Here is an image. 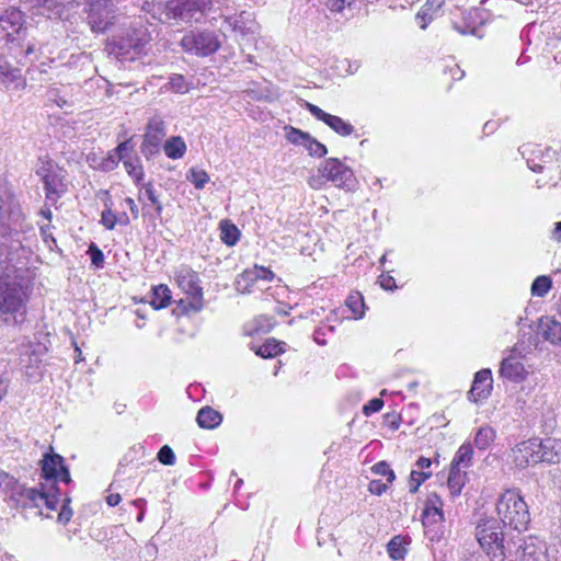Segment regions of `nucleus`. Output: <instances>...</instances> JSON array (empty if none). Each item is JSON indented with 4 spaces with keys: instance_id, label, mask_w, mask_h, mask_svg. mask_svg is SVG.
<instances>
[{
    "instance_id": "1",
    "label": "nucleus",
    "mask_w": 561,
    "mask_h": 561,
    "mask_svg": "<svg viewBox=\"0 0 561 561\" xmlns=\"http://www.w3.org/2000/svg\"><path fill=\"white\" fill-rule=\"evenodd\" d=\"M20 251L19 241H0V317L9 325L23 323L26 316L28 279L27 270L18 266Z\"/></svg>"
},
{
    "instance_id": "2",
    "label": "nucleus",
    "mask_w": 561,
    "mask_h": 561,
    "mask_svg": "<svg viewBox=\"0 0 561 561\" xmlns=\"http://www.w3.org/2000/svg\"><path fill=\"white\" fill-rule=\"evenodd\" d=\"M22 11L12 7L0 11V45L19 57V51L27 57L34 53V45L26 42L27 28L24 26Z\"/></svg>"
},
{
    "instance_id": "3",
    "label": "nucleus",
    "mask_w": 561,
    "mask_h": 561,
    "mask_svg": "<svg viewBox=\"0 0 561 561\" xmlns=\"http://www.w3.org/2000/svg\"><path fill=\"white\" fill-rule=\"evenodd\" d=\"M503 528L496 519L482 520L476 527V538L491 561H504L516 546V541L505 540Z\"/></svg>"
},
{
    "instance_id": "4",
    "label": "nucleus",
    "mask_w": 561,
    "mask_h": 561,
    "mask_svg": "<svg viewBox=\"0 0 561 561\" xmlns=\"http://www.w3.org/2000/svg\"><path fill=\"white\" fill-rule=\"evenodd\" d=\"M209 4V0H170L164 4H152V8L154 13L159 12L158 19L162 23L171 21L198 23L204 18Z\"/></svg>"
},
{
    "instance_id": "5",
    "label": "nucleus",
    "mask_w": 561,
    "mask_h": 561,
    "mask_svg": "<svg viewBox=\"0 0 561 561\" xmlns=\"http://www.w3.org/2000/svg\"><path fill=\"white\" fill-rule=\"evenodd\" d=\"M151 41V34L141 21H134L111 44V54L122 60H134Z\"/></svg>"
},
{
    "instance_id": "6",
    "label": "nucleus",
    "mask_w": 561,
    "mask_h": 561,
    "mask_svg": "<svg viewBox=\"0 0 561 561\" xmlns=\"http://www.w3.org/2000/svg\"><path fill=\"white\" fill-rule=\"evenodd\" d=\"M496 512L504 526L513 529H526L530 520L528 506L519 493H501L496 502Z\"/></svg>"
},
{
    "instance_id": "7",
    "label": "nucleus",
    "mask_w": 561,
    "mask_h": 561,
    "mask_svg": "<svg viewBox=\"0 0 561 561\" xmlns=\"http://www.w3.org/2000/svg\"><path fill=\"white\" fill-rule=\"evenodd\" d=\"M25 493H11L9 497L10 502L18 503ZM32 501L36 502V506L41 507L39 513L45 515L47 518H51V511L57 512V520L66 524L72 516V510L69 507L70 499L67 496L68 493H26Z\"/></svg>"
},
{
    "instance_id": "8",
    "label": "nucleus",
    "mask_w": 561,
    "mask_h": 561,
    "mask_svg": "<svg viewBox=\"0 0 561 561\" xmlns=\"http://www.w3.org/2000/svg\"><path fill=\"white\" fill-rule=\"evenodd\" d=\"M84 12L91 30L104 33L115 24L118 18V8L113 0H84Z\"/></svg>"
},
{
    "instance_id": "9",
    "label": "nucleus",
    "mask_w": 561,
    "mask_h": 561,
    "mask_svg": "<svg viewBox=\"0 0 561 561\" xmlns=\"http://www.w3.org/2000/svg\"><path fill=\"white\" fill-rule=\"evenodd\" d=\"M180 45L188 54L206 57L215 54L220 48L221 42L215 32L204 30L185 34Z\"/></svg>"
},
{
    "instance_id": "10",
    "label": "nucleus",
    "mask_w": 561,
    "mask_h": 561,
    "mask_svg": "<svg viewBox=\"0 0 561 561\" xmlns=\"http://www.w3.org/2000/svg\"><path fill=\"white\" fill-rule=\"evenodd\" d=\"M319 174L335 186L352 190L355 184L353 171L336 158L324 160L318 168Z\"/></svg>"
},
{
    "instance_id": "11",
    "label": "nucleus",
    "mask_w": 561,
    "mask_h": 561,
    "mask_svg": "<svg viewBox=\"0 0 561 561\" xmlns=\"http://www.w3.org/2000/svg\"><path fill=\"white\" fill-rule=\"evenodd\" d=\"M36 173L43 180L46 198L56 202L66 191L61 169L51 161H47L37 169Z\"/></svg>"
},
{
    "instance_id": "12",
    "label": "nucleus",
    "mask_w": 561,
    "mask_h": 561,
    "mask_svg": "<svg viewBox=\"0 0 561 561\" xmlns=\"http://www.w3.org/2000/svg\"><path fill=\"white\" fill-rule=\"evenodd\" d=\"M42 477L54 483L62 482L68 485L71 482L68 468L64 458L58 454H46L41 461Z\"/></svg>"
},
{
    "instance_id": "13",
    "label": "nucleus",
    "mask_w": 561,
    "mask_h": 561,
    "mask_svg": "<svg viewBox=\"0 0 561 561\" xmlns=\"http://www.w3.org/2000/svg\"><path fill=\"white\" fill-rule=\"evenodd\" d=\"M512 461L518 468L541 462L539 455V439L533 438L517 444L512 449Z\"/></svg>"
},
{
    "instance_id": "14",
    "label": "nucleus",
    "mask_w": 561,
    "mask_h": 561,
    "mask_svg": "<svg viewBox=\"0 0 561 561\" xmlns=\"http://www.w3.org/2000/svg\"><path fill=\"white\" fill-rule=\"evenodd\" d=\"M513 548H516V553L520 551L522 561H549L546 543L536 537L518 539Z\"/></svg>"
},
{
    "instance_id": "15",
    "label": "nucleus",
    "mask_w": 561,
    "mask_h": 561,
    "mask_svg": "<svg viewBox=\"0 0 561 561\" xmlns=\"http://www.w3.org/2000/svg\"><path fill=\"white\" fill-rule=\"evenodd\" d=\"M284 130L285 137L289 142L294 145L304 146L311 156L323 157L324 154H327V147L323 144L319 142L313 137H311L308 133H305L291 126H286Z\"/></svg>"
},
{
    "instance_id": "16",
    "label": "nucleus",
    "mask_w": 561,
    "mask_h": 561,
    "mask_svg": "<svg viewBox=\"0 0 561 561\" xmlns=\"http://www.w3.org/2000/svg\"><path fill=\"white\" fill-rule=\"evenodd\" d=\"M222 32L231 30L236 34H240L242 36L255 32L256 24L254 22L252 13L248 11H241L239 14L222 15Z\"/></svg>"
},
{
    "instance_id": "17",
    "label": "nucleus",
    "mask_w": 561,
    "mask_h": 561,
    "mask_svg": "<svg viewBox=\"0 0 561 561\" xmlns=\"http://www.w3.org/2000/svg\"><path fill=\"white\" fill-rule=\"evenodd\" d=\"M305 106L317 119L325 123L336 134L341 136H348L354 131V127L341 117L331 115L319 106L309 102H306Z\"/></svg>"
},
{
    "instance_id": "18",
    "label": "nucleus",
    "mask_w": 561,
    "mask_h": 561,
    "mask_svg": "<svg viewBox=\"0 0 561 561\" xmlns=\"http://www.w3.org/2000/svg\"><path fill=\"white\" fill-rule=\"evenodd\" d=\"M274 273L268 268L255 265L253 268L245 270L243 273L238 275L236 279V288L238 291L245 294L251 291V287L257 280H272Z\"/></svg>"
},
{
    "instance_id": "19",
    "label": "nucleus",
    "mask_w": 561,
    "mask_h": 561,
    "mask_svg": "<svg viewBox=\"0 0 561 561\" xmlns=\"http://www.w3.org/2000/svg\"><path fill=\"white\" fill-rule=\"evenodd\" d=\"M499 374L501 378L515 383L524 381L527 377L524 364L514 355L502 359Z\"/></svg>"
},
{
    "instance_id": "20",
    "label": "nucleus",
    "mask_w": 561,
    "mask_h": 561,
    "mask_svg": "<svg viewBox=\"0 0 561 561\" xmlns=\"http://www.w3.org/2000/svg\"><path fill=\"white\" fill-rule=\"evenodd\" d=\"M492 385L493 378L491 370L488 368L479 370L474 376L469 397L474 402L486 399L491 394Z\"/></svg>"
},
{
    "instance_id": "21",
    "label": "nucleus",
    "mask_w": 561,
    "mask_h": 561,
    "mask_svg": "<svg viewBox=\"0 0 561 561\" xmlns=\"http://www.w3.org/2000/svg\"><path fill=\"white\" fill-rule=\"evenodd\" d=\"M22 220L21 208L18 203L14 202L11 195L7 196L4 199L2 196L0 197V224L2 226H7L11 228L13 225L14 228Z\"/></svg>"
},
{
    "instance_id": "22",
    "label": "nucleus",
    "mask_w": 561,
    "mask_h": 561,
    "mask_svg": "<svg viewBox=\"0 0 561 561\" xmlns=\"http://www.w3.org/2000/svg\"><path fill=\"white\" fill-rule=\"evenodd\" d=\"M539 455L543 462H561V439L552 437L539 439Z\"/></svg>"
},
{
    "instance_id": "23",
    "label": "nucleus",
    "mask_w": 561,
    "mask_h": 561,
    "mask_svg": "<svg viewBox=\"0 0 561 561\" xmlns=\"http://www.w3.org/2000/svg\"><path fill=\"white\" fill-rule=\"evenodd\" d=\"M442 501L437 496L436 493H434L433 499L427 501L423 514H422V522L424 527H431L436 524H440L444 520V513L442 510Z\"/></svg>"
},
{
    "instance_id": "24",
    "label": "nucleus",
    "mask_w": 561,
    "mask_h": 561,
    "mask_svg": "<svg viewBox=\"0 0 561 561\" xmlns=\"http://www.w3.org/2000/svg\"><path fill=\"white\" fill-rule=\"evenodd\" d=\"M444 3L445 0H426L415 16L416 23L422 30H425L435 19Z\"/></svg>"
},
{
    "instance_id": "25",
    "label": "nucleus",
    "mask_w": 561,
    "mask_h": 561,
    "mask_svg": "<svg viewBox=\"0 0 561 561\" xmlns=\"http://www.w3.org/2000/svg\"><path fill=\"white\" fill-rule=\"evenodd\" d=\"M540 329L546 341L556 345H561V322L554 318H541Z\"/></svg>"
},
{
    "instance_id": "26",
    "label": "nucleus",
    "mask_w": 561,
    "mask_h": 561,
    "mask_svg": "<svg viewBox=\"0 0 561 561\" xmlns=\"http://www.w3.org/2000/svg\"><path fill=\"white\" fill-rule=\"evenodd\" d=\"M198 276L188 267H183L178 274L179 285L187 293L202 297V288L197 285Z\"/></svg>"
},
{
    "instance_id": "27",
    "label": "nucleus",
    "mask_w": 561,
    "mask_h": 561,
    "mask_svg": "<svg viewBox=\"0 0 561 561\" xmlns=\"http://www.w3.org/2000/svg\"><path fill=\"white\" fill-rule=\"evenodd\" d=\"M31 2L41 15L59 18L62 13L65 0H31Z\"/></svg>"
},
{
    "instance_id": "28",
    "label": "nucleus",
    "mask_w": 561,
    "mask_h": 561,
    "mask_svg": "<svg viewBox=\"0 0 561 561\" xmlns=\"http://www.w3.org/2000/svg\"><path fill=\"white\" fill-rule=\"evenodd\" d=\"M165 123L160 116H153L149 119L144 139L153 144H161L165 137Z\"/></svg>"
},
{
    "instance_id": "29",
    "label": "nucleus",
    "mask_w": 561,
    "mask_h": 561,
    "mask_svg": "<svg viewBox=\"0 0 561 561\" xmlns=\"http://www.w3.org/2000/svg\"><path fill=\"white\" fill-rule=\"evenodd\" d=\"M196 421L202 428H215L221 423L222 416L213 408L204 407L198 411Z\"/></svg>"
},
{
    "instance_id": "30",
    "label": "nucleus",
    "mask_w": 561,
    "mask_h": 561,
    "mask_svg": "<svg viewBox=\"0 0 561 561\" xmlns=\"http://www.w3.org/2000/svg\"><path fill=\"white\" fill-rule=\"evenodd\" d=\"M409 543L410 541L405 537L394 536L387 545L389 557L394 561L404 559Z\"/></svg>"
},
{
    "instance_id": "31",
    "label": "nucleus",
    "mask_w": 561,
    "mask_h": 561,
    "mask_svg": "<svg viewBox=\"0 0 561 561\" xmlns=\"http://www.w3.org/2000/svg\"><path fill=\"white\" fill-rule=\"evenodd\" d=\"M473 448L471 444H462L455 454L450 467L467 469L472 465Z\"/></svg>"
},
{
    "instance_id": "32",
    "label": "nucleus",
    "mask_w": 561,
    "mask_h": 561,
    "mask_svg": "<svg viewBox=\"0 0 561 561\" xmlns=\"http://www.w3.org/2000/svg\"><path fill=\"white\" fill-rule=\"evenodd\" d=\"M171 301V291L165 285H159L151 290L150 305L154 309H162L169 306Z\"/></svg>"
},
{
    "instance_id": "33",
    "label": "nucleus",
    "mask_w": 561,
    "mask_h": 561,
    "mask_svg": "<svg viewBox=\"0 0 561 561\" xmlns=\"http://www.w3.org/2000/svg\"><path fill=\"white\" fill-rule=\"evenodd\" d=\"M164 152L170 159H180L186 151V145L184 140L176 136L168 139L163 146Z\"/></svg>"
},
{
    "instance_id": "34",
    "label": "nucleus",
    "mask_w": 561,
    "mask_h": 561,
    "mask_svg": "<svg viewBox=\"0 0 561 561\" xmlns=\"http://www.w3.org/2000/svg\"><path fill=\"white\" fill-rule=\"evenodd\" d=\"M124 168L128 175L138 184L144 179V169L137 156L123 160Z\"/></svg>"
},
{
    "instance_id": "35",
    "label": "nucleus",
    "mask_w": 561,
    "mask_h": 561,
    "mask_svg": "<svg viewBox=\"0 0 561 561\" xmlns=\"http://www.w3.org/2000/svg\"><path fill=\"white\" fill-rule=\"evenodd\" d=\"M495 430L491 426H482L476 434L474 444L479 449H486L495 439Z\"/></svg>"
},
{
    "instance_id": "36",
    "label": "nucleus",
    "mask_w": 561,
    "mask_h": 561,
    "mask_svg": "<svg viewBox=\"0 0 561 561\" xmlns=\"http://www.w3.org/2000/svg\"><path fill=\"white\" fill-rule=\"evenodd\" d=\"M467 473L465 469L450 467L447 480L448 488L455 491H460L465 486Z\"/></svg>"
},
{
    "instance_id": "37",
    "label": "nucleus",
    "mask_w": 561,
    "mask_h": 561,
    "mask_svg": "<svg viewBox=\"0 0 561 561\" xmlns=\"http://www.w3.org/2000/svg\"><path fill=\"white\" fill-rule=\"evenodd\" d=\"M220 230H221V240L227 245H234L238 240L240 232L238 228L228 221H222L220 224Z\"/></svg>"
},
{
    "instance_id": "38",
    "label": "nucleus",
    "mask_w": 561,
    "mask_h": 561,
    "mask_svg": "<svg viewBox=\"0 0 561 561\" xmlns=\"http://www.w3.org/2000/svg\"><path fill=\"white\" fill-rule=\"evenodd\" d=\"M551 286L552 280L549 276H538L531 284V295L537 297H545L550 290Z\"/></svg>"
},
{
    "instance_id": "39",
    "label": "nucleus",
    "mask_w": 561,
    "mask_h": 561,
    "mask_svg": "<svg viewBox=\"0 0 561 561\" xmlns=\"http://www.w3.org/2000/svg\"><path fill=\"white\" fill-rule=\"evenodd\" d=\"M280 343L274 339L267 340L264 344L255 350L256 355L263 358H271L282 352Z\"/></svg>"
},
{
    "instance_id": "40",
    "label": "nucleus",
    "mask_w": 561,
    "mask_h": 561,
    "mask_svg": "<svg viewBox=\"0 0 561 561\" xmlns=\"http://www.w3.org/2000/svg\"><path fill=\"white\" fill-rule=\"evenodd\" d=\"M48 100L56 103L60 108H67L73 105V100L68 98L67 93H64L59 88H53L48 91Z\"/></svg>"
},
{
    "instance_id": "41",
    "label": "nucleus",
    "mask_w": 561,
    "mask_h": 561,
    "mask_svg": "<svg viewBox=\"0 0 561 561\" xmlns=\"http://www.w3.org/2000/svg\"><path fill=\"white\" fill-rule=\"evenodd\" d=\"M346 306L352 311L354 318L359 319L364 316V301L359 293L351 294L346 299Z\"/></svg>"
},
{
    "instance_id": "42",
    "label": "nucleus",
    "mask_w": 561,
    "mask_h": 561,
    "mask_svg": "<svg viewBox=\"0 0 561 561\" xmlns=\"http://www.w3.org/2000/svg\"><path fill=\"white\" fill-rule=\"evenodd\" d=\"M432 476V471H421L417 468L412 469L409 480V491H417L421 484Z\"/></svg>"
},
{
    "instance_id": "43",
    "label": "nucleus",
    "mask_w": 561,
    "mask_h": 561,
    "mask_svg": "<svg viewBox=\"0 0 561 561\" xmlns=\"http://www.w3.org/2000/svg\"><path fill=\"white\" fill-rule=\"evenodd\" d=\"M187 180L194 184L197 190L204 188L206 183L209 181L208 174L204 170L191 169Z\"/></svg>"
},
{
    "instance_id": "44",
    "label": "nucleus",
    "mask_w": 561,
    "mask_h": 561,
    "mask_svg": "<svg viewBox=\"0 0 561 561\" xmlns=\"http://www.w3.org/2000/svg\"><path fill=\"white\" fill-rule=\"evenodd\" d=\"M144 194L150 204L154 207L157 215L160 216L163 207L158 195L156 194L152 183H147L145 185Z\"/></svg>"
},
{
    "instance_id": "45",
    "label": "nucleus",
    "mask_w": 561,
    "mask_h": 561,
    "mask_svg": "<svg viewBox=\"0 0 561 561\" xmlns=\"http://www.w3.org/2000/svg\"><path fill=\"white\" fill-rule=\"evenodd\" d=\"M356 0H327V8L333 13H342L345 9H352Z\"/></svg>"
},
{
    "instance_id": "46",
    "label": "nucleus",
    "mask_w": 561,
    "mask_h": 561,
    "mask_svg": "<svg viewBox=\"0 0 561 561\" xmlns=\"http://www.w3.org/2000/svg\"><path fill=\"white\" fill-rule=\"evenodd\" d=\"M170 89L175 93H186L188 85L182 75H173L169 81Z\"/></svg>"
},
{
    "instance_id": "47",
    "label": "nucleus",
    "mask_w": 561,
    "mask_h": 561,
    "mask_svg": "<svg viewBox=\"0 0 561 561\" xmlns=\"http://www.w3.org/2000/svg\"><path fill=\"white\" fill-rule=\"evenodd\" d=\"M118 222L117 215L111 209L106 208L101 214V224L107 229L113 230Z\"/></svg>"
},
{
    "instance_id": "48",
    "label": "nucleus",
    "mask_w": 561,
    "mask_h": 561,
    "mask_svg": "<svg viewBox=\"0 0 561 561\" xmlns=\"http://www.w3.org/2000/svg\"><path fill=\"white\" fill-rule=\"evenodd\" d=\"M18 480L7 472L0 470V490L1 491H13L18 488Z\"/></svg>"
},
{
    "instance_id": "49",
    "label": "nucleus",
    "mask_w": 561,
    "mask_h": 561,
    "mask_svg": "<svg viewBox=\"0 0 561 561\" xmlns=\"http://www.w3.org/2000/svg\"><path fill=\"white\" fill-rule=\"evenodd\" d=\"M158 460L165 466H171L175 461V455L171 447L164 445L158 453Z\"/></svg>"
},
{
    "instance_id": "50",
    "label": "nucleus",
    "mask_w": 561,
    "mask_h": 561,
    "mask_svg": "<svg viewBox=\"0 0 561 561\" xmlns=\"http://www.w3.org/2000/svg\"><path fill=\"white\" fill-rule=\"evenodd\" d=\"M376 474H380L387 478V482L391 483L394 480V472L390 469L389 465L385 461H380L373 467Z\"/></svg>"
},
{
    "instance_id": "51",
    "label": "nucleus",
    "mask_w": 561,
    "mask_h": 561,
    "mask_svg": "<svg viewBox=\"0 0 561 561\" xmlns=\"http://www.w3.org/2000/svg\"><path fill=\"white\" fill-rule=\"evenodd\" d=\"M16 70L12 69L10 64L0 55V80L14 79Z\"/></svg>"
},
{
    "instance_id": "52",
    "label": "nucleus",
    "mask_w": 561,
    "mask_h": 561,
    "mask_svg": "<svg viewBox=\"0 0 561 561\" xmlns=\"http://www.w3.org/2000/svg\"><path fill=\"white\" fill-rule=\"evenodd\" d=\"M159 144H153L152 141H147V139H144L140 146V151L147 159H150L152 156L159 152Z\"/></svg>"
},
{
    "instance_id": "53",
    "label": "nucleus",
    "mask_w": 561,
    "mask_h": 561,
    "mask_svg": "<svg viewBox=\"0 0 561 561\" xmlns=\"http://www.w3.org/2000/svg\"><path fill=\"white\" fill-rule=\"evenodd\" d=\"M382 407H383V401L381 399L374 398L366 405H364L363 412L365 415L368 416L375 412L380 411L382 409Z\"/></svg>"
},
{
    "instance_id": "54",
    "label": "nucleus",
    "mask_w": 561,
    "mask_h": 561,
    "mask_svg": "<svg viewBox=\"0 0 561 561\" xmlns=\"http://www.w3.org/2000/svg\"><path fill=\"white\" fill-rule=\"evenodd\" d=\"M133 150V146L130 145V140H125L121 142L116 149L115 154L117 156L118 160H125L129 158V152Z\"/></svg>"
},
{
    "instance_id": "55",
    "label": "nucleus",
    "mask_w": 561,
    "mask_h": 561,
    "mask_svg": "<svg viewBox=\"0 0 561 561\" xmlns=\"http://www.w3.org/2000/svg\"><path fill=\"white\" fill-rule=\"evenodd\" d=\"M89 252L91 254L92 264L100 267L104 262L103 252L94 243L89 247Z\"/></svg>"
},
{
    "instance_id": "56",
    "label": "nucleus",
    "mask_w": 561,
    "mask_h": 561,
    "mask_svg": "<svg viewBox=\"0 0 561 561\" xmlns=\"http://www.w3.org/2000/svg\"><path fill=\"white\" fill-rule=\"evenodd\" d=\"M380 286L383 288V289H387V290H392L393 288H396V282H394V278L392 276H385V275H381L380 276Z\"/></svg>"
},
{
    "instance_id": "57",
    "label": "nucleus",
    "mask_w": 561,
    "mask_h": 561,
    "mask_svg": "<svg viewBox=\"0 0 561 561\" xmlns=\"http://www.w3.org/2000/svg\"><path fill=\"white\" fill-rule=\"evenodd\" d=\"M432 466V461L430 458L420 457L415 463V467L421 471H430L428 469Z\"/></svg>"
},
{
    "instance_id": "58",
    "label": "nucleus",
    "mask_w": 561,
    "mask_h": 561,
    "mask_svg": "<svg viewBox=\"0 0 561 561\" xmlns=\"http://www.w3.org/2000/svg\"><path fill=\"white\" fill-rule=\"evenodd\" d=\"M125 203L127 204V206L129 207L130 209V213L133 214V217L136 219L138 218V215H139V209L135 203V201L130 197H127L125 199Z\"/></svg>"
},
{
    "instance_id": "59",
    "label": "nucleus",
    "mask_w": 561,
    "mask_h": 561,
    "mask_svg": "<svg viewBox=\"0 0 561 561\" xmlns=\"http://www.w3.org/2000/svg\"><path fill=\"white\" fill-rule=\"evenodd\" d=\"M387 489H388V484L387 483H379L377 481H371L370 484H369L368 491L380 492V491H386Z\"/></svg>"
},
{
    "instance_id": "60",
    "label": "nucleus",
    "mask_w": 561,
    "mask_h": 561,
    "mask_svg": "<svg viewBox=\"0 0 561 561\" xmlns=\"http://www.w3.org/2000/svg\"><path fill=\"white\" fill-rule=\"evenodd\" d=\"M121 494L119 493H110V495L106 497V503L110 506H116L121 502Z\"/></svg>"
},
{
    "instance_id": "61",
    "label": "nucleus",
    "mask_w": 561,
    "mask_h": 561,
    "mask_svg": "<svg viewBox=\"0 0 561 561\" xmlns=\"http://www.w3.org/2000/svg\"><path fill=\"white\" fill-rule=\"evenodd\" d=\"M323 178L321 176V174H319V176H311L309 179V185L312 187V188H320L323 184Z\"/></svg>"
},
{
    "instance_id": "62",
    "label": "nucleus",
    "mask_w": 561,
    "mask_h": 561,
    "mask_svg": "<svg viewBox=\"0 0 561 561\" xmlns=\"http://www.w3.org/2000/svg\"><path fill=\"white\" fill-rule=\"evenodd\" d=\"M551 238L558 242H561V221L556 224Z\"/></svg>"
},
{
    "instance_id": "63",
    "label": "nucleus",
    "mask_w": 561,
    "mask_h": 561,
    "mask_svg": "<svg viewBox=\"0 0 561 561\" xmlns=\"http://www.w3.org/2000/svg\"><path fill=\"white\" fill-rule=\"evenodd\" d=\"M48 231H49V225L41 227V232H42V236L44 237L45 241H47L49 238L53 242H56L55 239L51 237V234Z\"/></svg>"
},
{
    "instance_id": "64",
    "label": "nucleus",
    "mask_w": 561,
    "mask_h": 561,
    "mask_svg": "<svg viewBox=\"0 0 561 561\" xmlns=\"http://www.w3.org/2000/svg\"><path fill=\"white\" fill-rule=\"evenodd\" d=\"M39 214L49 221L53 218V213L48 207L41 208Z\"/></svg>"
}]
</instances>
